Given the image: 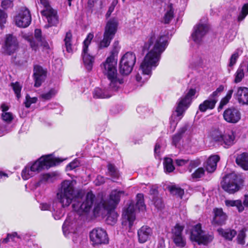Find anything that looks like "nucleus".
<instances>
[{
  "label": "nucleus",
  "instance_id": "nucleus-1",
  "mask_svg": "<svg viewBox=\"0 0 248 248\" xmlns=\"http://www.w3.org/2000/svg\"><path fill=\"white\" fill-rule=\"evenodd\" d=\"M149 43L150 46L154 44L153 48L146 54L140 66L143 76H148L144 78L146 80L151 75L152 69L158 65L160 56L168 46L167 37L164 35L156 37L153 34L149 40Z\"/></svg>",
  "mask_w": 248,
  "mask_h": 248
},
{
  "label": "nucleus",
  "instance_id": "nucleus-2",
  "mask_svg": "<svg viewBox=\"0 0 248 248\" xmlns=\"http://www.w3.org/2000/svg\"><path fill=\"white\" fill-rule=\"evenodd\" d=\"M64 160L54 157L52 154L42 156L33 163L28 164L22 170L21 175L24 180H28L44 169L57 165Z\"/></svg>",
  "mask_w": 248,
  "mask_h": 248
},
{
  "label": "nucleus",
  "instance_id": "nucleus-3",
  "mask_svg": "<svg viewBox=\"0 0 248 248\" xmlns=\"http://www.w3.org/2000/svg\"><path fill=\"white\" fill-rule=\"evenodd\" d=\"M113 47V49L111 51V55L103 63L102 69L103 73L108 76L110 80V87L116 90L122 82V80L118 77L116 69L117 62L114 59V56L117 54L119 50L118 42H114Z\"/></svg>",
  "mask_w": 248,
  "mask_h": 248
},
{
  "label": "nucleus",
  "instance_id": "nucleus-4",
  "mask_svg": "<svg viewBox=\"0 0 248 248\" xmlns=\"http://www.w3.org/2000/svg\"><path fill=\"white\" fill-rule=\"evenodd\" d=\"M75 196V191L73 182L70 180L64 181L61 184L57 194L58 200L62 207L68 206L72 202Z\"/></svg>",
  "mask_w": 248,
  "mask_h": 248
},
{
  "label": "nucleus",
  "instance_id": "nucleus-5",
  "mask_svg": "<svg viewBox=\"0 0 248 248\" xmlns=\"http://www.w3.org/2000/svg\"><path fill=\"white\" fill-rule=\"evenodd\" d=\"M118 23L115 18L110 19L107 22L105 27L103 34V38L98 45L99 49L108 47L114 38L117 30Z\"/></svg>",
  "mask_w": 248,
  "mask_h": 248
},
{
  "label": "nucleus",
  "instance_id": "nucleus-6",
  "mask_svg": "<svg viewBox=\"0 0 248 248\" xmlns=\"http://www.w3.org/2000/svg\"><path fill=\"white\" fill-rule=\"evenodd\" d=\"M41 3L44 6V9L41 11L42 15L45 17L48 24L45 25V28L57 26L59 23V18L57 12L53 9L47 0H40Z\"/></svg>",
  "mask_w": 248,
  "mask_h": 248
},
{
  "label": "nucleus",
  "instance_id": "nucleus-7",
  "mask_svg": "<svg viewBox=\"0 0 248 248\" xmlns=\"http://www.w3.org/2000/svg\"><path fill=\"white\" fill-rule=\"evenodd\" d=\"M136 62V56L132 52H127L121 59L119 72L123 75H128L132 71Z\"/></svg>",
  "mask_w": 248,
  "mask_h": 248
},
{
  "label": "nucleus",
  "instance_id": "nucleus-8",
  "mask_svg": "<svg viewBox=\"0 0 248 248\" xmlns=\"http://www.w3.org/2000/svg\"><path fill=\"white\" fill-rule=\"evenodd\" d=\"M95 199V195L92 191L87 193L85 199L81 201L78 199L77 202L75 201L72 204L74 211L81 214L82 212L88 213L93 207Z\"/></svg>",
  "mask_w": 248,
  "mask_h": 248
},
{
  "label": "nucleus",
  "instance_id": "nucleus-9",
  "mask_svg": "<svg viewBox=\"0 0 248 248\" xmlns=\"http://www.w3.org/2000/svg\"><path fill=\"white\" fill-rule=\"evenodd\" d=\"M212 136L217 144L226 149L229 148L235 143V135L232 131H228L223 134L217 132Z\"/></svg>",
  "mask_w": 248,
  "mask_h": 248
},
{
  "label": "nucleus",
  "instance_id": "nucleus-10",
  "mask_svg": "<svg viewBox=\"0 0 248 248\" xmlns=\"http://www.w3.org/2000/svg\"><path fill=\"white\" fill-rule=\"evenodd\" d=\"M190 239L199 244L206 245L212 241L213 236L205 233L202 230L201 225L198 224L195 225L191 231Z\"/></svg>",
  "mask_w": 248,
  "mask_h": 248
},
{
  "label": "nucleus",
  "instance_id": "nucleus-11",
  "mask_svg": "<svg viewBox=\"0 0 248 248\" xmlns=\"http://www.w3.org/2000/svg\"><path fill=\"white\" fill-rule=\"evenodd\" d=\"M196 93V89H190L184 96L180 99L175 112L176 116L179 117L178 120L181 119L183 113L190 105Z\"/></svg>",
  "mask_w": 248,
  "mask_h": 248
},
{
  "label": "nucleus",
  "instance_id": "nucleus-12",
  "mask_svg": "<svg viewBox=\"0 0 248 248\" xmlns=\"http://www.w3.org/2000/svg\"><path fill=\"white\" fill-rule=\"evenodd\" d=\"M223 85H220L215 91L210 95L208 98L204 100L199 106V109L201 112H204L208 109H213L218 101V97L224 91Z\"/></svg>",
  "mask_w": 248,
  "mask_h": 248
},
{
  "label": "nucleus",
  "instance_id": "nucleus-13",
  "mask_svg": "<svg viewBox=\"0 0 248 248\" xmlns=\"http://www.w3.org/2000/svg\"><path fill=\"white\" fill-rule=\"evenodd\" d=\"M222 188L230 194H233L239 189L238 176L235 173L226 175L221 182Z\"/></svg>",
  "mask_w": 248,
  "mask_h": 248
},
{
  "label": "nucleus",
  "instance_id": "nucleus-14",
  "mask_svg": "<svg viewBox=\"0 0 248 248\" xmlns=\"http://www.w3.org/2000/svg\"><path fill=\"white\" fill-rule=\"evenodd\" d=\"M90 238L94 247H98L108 243L106 231L101 228H95L90 232Z\"/></svg>",
  "mask_w": 248,
  "mask_h": 248
},
{
  "label": "nucleus",
  "instance_id": "nucleus-15",
  "mask_svg": "<svg viewBox=\"0 0 248 248\" xmlns=\"http://www.w3.org/2000/svg\"><path fill=\"white\" fill-rule=\"evenodd\" d=\"M93 38V33H90L88 34L86 38L83 42V46L82 52V57L85 67L88 71H90L92 69L94 58L88 53V46Z\"/></svg>",
  "mask_w": 248,
  "mask_h": 248
},
{
  "label": "nucleus",
  "instance_id": "nucleus-16",
  "mask_svg": "<svg viewBox=\"0 0 248 248\" xmlns=\"http://www.w3.org/2000/svg\"><path fill=\"white\" fill-rule=\"evenodd\" d=\"M15 24L20 28L28 27L31 21V16L30 10L25 7H21L14 18Z\"/></svg>",
  "mask_w": 248,
  "mask_h": 248
},
{
  "label": "nucleus",
  "instance_id": "nucleus-17",
  "mask_svg": "<svg viewBox=\"0 0 248 248\" xmlns=\"http://www.w3.org/2000/svg\"><path fill=\"white\" fill-rule=\"evenodd\" d=\"M209 30V27L206 24L199 23L193 28L191 34L192 40L197 44L200 43Z\"/></svg>",
  "mask_w": 248,
  "mask_h": 248
},
{
  "label": "nucleus",
  "instance_id": "nucleus-18",
  "mask_svg": "<svg viewBox=\"0 0 248 248\" xmlns=\"http://www.w3.org/2000/svg\"><path fill=\"white\" fill-rule=\"evenodd\" d=\"M124 195L125 192L123 190H113L109 195V200L108 201L104 202L102 204H106L108 209H115L119 203L121 198Z\"/></svg>",
  "mask_w": 248,
  "mask_h": 248
},
{
  "label": "nucleus",
  "instance_id": "nucleus-19",
  "mask_svg": "<svg viewBox=\"0 0 248 248\" xmlns=\"http://www.w3.org/2000/svg\"><path fill=\"white\" fill-rule=\"evenodd\" d=\"M107 77H108L107 76ZM109 80V85L108 89L104 88L103 89L100 88H96L94 89L93 92V96L94 98H109L112 95L111 92L117 91L118 89L120 87V85L123 83V80L122 78H120L122 80V82L119 85V87L117 88L116 90L111 88L110 86V80L108 78Z\"/></svg>",
  "mask_w": 248,
  "mask_h": 248
},
{
  "label": "nucleus",
  "instance_id": "nucleus-20",
  "mask_svg": "<svg viewBox=\"0 0 248 248\" xmlns=\"http://www.w3.org/2000/svg\"><path fill=\"white\" fill-rule=\"evenodd\" d=\"M224 120L230 123H236L241 119V113L234 108H230L226 109L223 113Z\"/></svg>",
  "mask_w": 248,
  "mask_h": 248
},
{
  "label": "nucleus",
  "instance_id": "nucleus-21",
  "mask_svg": "<svg viewBox=\"0 0 248 248\" xmlns=\"http://www.w3.org/2000/svg\"><path fill=\"white\" fill-rule=\"evenodd\" d=\"M46 74L47 71L43 69L42 66L38 65L34 66L33 77L35 87H39L41 85L46 78Z\"/></svg>",
  "mask_w": 248,
  "mask_h": 248
},
{
  "label": "nucleus",
  "instance_id": "nucleus-22",
  "mask_svg": "<svg viewBox=\"0 0 248 248\" xmlns=\"http://www.w3.org/2000/svg\"><path fill=\"white\" fill-rule=\"evenodd\" d=\"M18 44L16 38L12 34H7L5 41V52L11 55L17 50Z\"/></svg>",
  "mask_w": 248,
  "mask_h": 248
},
{
  "label": "nucleus",
  "instance_id": "nucleus-23",
  "mask_svg": "<svg viewBox=\"0 0 248 248\" xmlns=\"http://www.w3.org/2000/svg\"><path fill=\"white\" fill-rule=\"evenodd\" d=\"M234 98L242 105H248V88L239 87L234 94Z\"/></svg>",
  "mask_w": 248,
  "mask_h": 248
},
{
  "label": "nucleus",
  "instance_id": "nucleus-24",
  "mask_svg": "<svg viewBox=\"0 0 248 248\" xmlns=\"http://www.w3.org/2000/svg\"><path fill=\"white\" fill-rule=\"evenodd\" d=\"M213 213L214 215L212 221L213 225L221 226L225 223L227 216L221 208H215Z\"/></svg>",
  "mask_w": 248,
  "mask_h": 248
},
{
  "label": "nucleus",
  "instance_id": "nucleus-25",
  "mask_svg": "<svg viewBox=\"0 0 248 248\" xmlns=\"http://www.w3.org/2000/svg\"><path fill=\"white\" fill-rule=\"evenodd\" d=\"M153 233L151 228L147 226L141 227L138 231L139 241L140 243H144L150 239Z\"/></svg>",
  "mask_w": 248,
  "mask_h": 248
},
{
  "label": "nucleus",
  "instance_id": "nucleus-26",
  "mask_svg": "<svg viewBox=\"0 0 248 248\" xmlns=\"http://www.w3.org/2000/svg\"><path fill=\"white\" fill-rule=\"evenodd\" d=\"M122 216L124 219L128 221L129 226L131 228L135 219V209L134 205L133 204H130L128 207L124 211Z\"/></svg>",
  "mask_w": 248,
  "mask_h": 248
},
{
  "label": "nucleus",
  "instance_id": "nucleus-27",
  "mask_svg": "<svg viewBox=\"0 0 248 248\" xmlns=\"http://www.w3.org/2000/svg\"><path fill=\"white\" fill-rule=\"evenodd\" d=\"M62 228L63 233L65 236L70 233H74L76 232V222L69 217L64 221Z\"/></svg>",
  "mask_w": 248,
  "mask_h": 248
},
{
  "label": "nucleus",
  "instance_id": "nucleus-28",
  "mask_svg": "<svg viewBox=\"0 0 248 248\" xmlns=\"http://www.w3.org/2000/svg\"><path fill=\"white\" fill-rule=\"evenodd\" d=\"M220 157L218 155H211L207 160L205 169L207 172H213L217 168V163L219 161Z\"/></svg>",
  "mask_w": 248,
  "mask_h": 248
},
{
  "label": "nucleus",
  "instance_id": "nucleus-29",
  "mask_svg": "<svg viewBox=\"0 0 248 248\" xmlns=\"http://www.w3.org/2000/svg\"><path fill=\"white\" fill-rule=\"evenodd\" d=\"M102 206L108 211L107 217L106 219L107 223L109 225L114 224L116 222L118 218V214L115 211L114 209L108 208V206L105 204H102Z\"/></svg>",
  "mask_w": 248,
  "mask_h": 248
},
{
  "label": "nucleus",
  "instance_id": "nucleus-30",
  "mask_svg": "<svg viewBox=\"0 0 248 248\" xmlns=\"http://www.w3.org/2000/svg\"><path fill=\"white\" fill-rule=\"evenodd\" d=\"M236 163L245 170H248V153L244 152L237 155Z\"/></svg>",
  "mask_w": 248,
  "mask_h": 248
},
{
  "label": "nucleus",
  "instance_id": "nucleus-31",
  "mask_svg": "<svg viewBox=\"0 0 248 248\" xmlns=\"http://www.w3.org/2000/svg\"><path fill=\"white\" fill-rule=\"evenodd\" d=\"M217 232L220 235L228 240H232L236 234V231L232 229L224 230L219 228L217 229Z\"/></svg>",
  "mask_w": 248,
  "mask_h": 248
},
{
  "label": "nucleus",
  "instance_id": "nucleus-32",
  "mask_svg": "<svg viewBox=\"0 0 248 248\" xmlns=\"http://www.w3.org/2000/svg\"><path fill=\"white\" fill-rule=\"evenodd\" d=\"M246 65L244 64H241L237 69L234 75V82L238 83L240 82L244 78V70Z\"/></svg>",
  "mask_w": 248,
  "mask_h": 248
},
{
  "label": "nucleus",
  "instance_id": "nucleus-33",
  "mask_svg": "<svg viewBox=\"0 0 248 248\" xmlns=\"http://www.w3.org/2000/svg\"><path fill=\"white\" fill-rule=\"evenodd\" d=\"M225 204L228 207H236L239 212H242L244 210V207L243 205L241 200H226Z\"/></svg>",
  "mask_w": 248,
  "mask_h": 248
},
{
  "label": "nucleus",
  "instance_id": "nucleus-34",
  "mask_svg": "<svg viewBox=\"0 0 248 248\" xmlns=\"http://www.w3.org/2000/svg\"><path fill=\"white\" fill-rule=\"evenodd\" d=\"M184 227L178 224L174 226L171 231V238L184 237L183 234Z\"/></svg>",
  "mask_w": 248,
  "mask_h": 248
},
{
  "label": "nucleus",
  "instance_id": "nucleus-35",
  "mask_svg": "<svg viewBox=\"0 0 248 248\" xmlns=\"http://www.w3.org/2000/svg\"><path fill=\"white\" fill-rule=\"evenodd\" d=\"M174 17V11L172 7V4H170L168 7V9L165 13L163 18L162 22L165 24H169Z\"/></svg>",
  "mask_w": 248,
  "mask_h": 248
},
{
  "label": "nucleus",
  "instance_id": "nucleus-36",
  "mask_svg": "<svg viewBox=\"0 0 248 248\" xmlns=\"http://www.w3.org/2000/svg\"><path fill=\"white\" fill-rule=\"evenodd\" d=\"M186 130V127L183 126L180 128L178 132L173 136L172 138V143L173 145L175 146H177Z\"/></svg>",
  "mask_w": 248,
  "mask_h": 248
},
{
  "label": "nucleus",
  "instance_id": "nucleus-37",
  "mask_svg": "<svg viewBox=\"0 0 248 248\" xmlns=\"http://www.w3.org/2000/svg\"><path fill=\"white\" fill-rule=\"evenodd\" d=\"M34 37L40 43L41 46L45 48L48 47V44L47 42L42 37V32L40 29H35L34 31Z\"/></svg>",
  "mask_w": 248,
  "mask_h": 248
},
{
  "label": "nucleus",
  "instance_id": "nucleus-38",
  "mask_svg": "<svg viewBox=\"0 0 248 248\" xmlns=\"http://www.w3.org/2000/svg\"><path fill=\"white\" fill-rule=\"evenodd\" d=\"M72 37V33L69 31L66 32L64 39V47L66 51L68 53H71L73 51L71 44Z\"/></svg>",
  "mask_w": 248,
  "mask_h": 248
},
{
  "label": "nucleus",
  "instance_id": "nucleus-39",
  "mask_svg": "<svg viewBox=\"0 0 248 248\" xmlns=\"http://www.w3.org/2000/svg\"><path fill=\"white\" fill-rule=\"evenodd\" d=\"M164 170L166 172H171L174 170L172 159L170 158L165 157L163 162Z\"/></svg>",
  "mask_w": 248,
  "mask_h": 248
},
{
  "label": "nucleus",
  "instance_id": "nucleus-40",
  "mask_svg": "<svg viewBox=\"0 0 248 248\" xmlns=\"http://www.w3.org/2000/svg\"><path fill=\"white\" fill-rule=\"evenodd\" d=\"M137 202L136 207L138 208L139 211H143L145 209V205L144 202V197L143 194L139 193L137 194Z\"/></svg>",
  "mask_w": 248,
  "mask_h": 248
},
{
  "label": "nucleus",
  "instance_id": "nucleus-41",
  "mask_svg": "<svg viewBox=\"0 0 248 248\" xmlns=\"http://www.w3.org/2000/svg\"><path fill=\"white\" fill-rule=\"evenodd\" d=\"M175 162L176 165L179 167L184 166L187 164H189L192 168L195 167L197 166V165H195V161H190L188 158L177 159L175 160Z\"/></svg>",
  "mask_w": 248,
  "mask_h": 248
},
{
  "label": "nucleus",
  "instance_id": "nucleus-42",
  "mask_svg": "<svg viewBox=\"0 0 248 248\" xmlns=\"http://www.w3.org/2000/svg\"><path fill=\"white\" fill-rule=\"evenodd\" d=\"M169 190L171 194L176 196L181 199L184 194V191L180 187H177L175 186H172L169 187Z\"/></svg>",
  "mask_w": 248,
  "mask_h": 248
},
{
  "label": "nucleus",
  "instance_id": "nucleus-43",
  "mask_svg": "<svg viewBox=\"0 0 248 248\" xmlns=\"http://www.w3.org/2000/svg\"><path fill=\"white\" fill-rule=\"evenodd\" d=\"M233 92V90H230L228 91L226 96L221 100L218 109H222L223 107L229 102L232 97Z\"/></svg>",
  "mask_w": 248,
  "mask_h": 248
},
{
  "label": "nucleus",
  "instance_id": "nucleus-44",
  "mask_svg": "<svg viewBox=\"0 0 248 248\" xmlns=\"http://www.w3.org/2000/svg\"><path fill=\"white\" fill-rule=\"evenodd\" d=\"M242 50L240 49H237L235 52L232 55L230 59L229 66L232 67L236 63L239 56L242 54Z\"/></svg>",
  "mask_w": 248,
  "mask_h": 248
},
{
  "label": "nucleus",
  "instance_id": "nucleus-45",
  "mask_svg": "<svg viewBox=\"0 0 248 248\" xmlns=\"http://www.w3.org/2000/svg\"><path fill=\"white\" fill-rule=\"evenodd\" d=\"M175 246L178 248H184L186 244V238L184 237L171 238Z\"/></svg>",
  "mask_w": 248,
  "mask_h": 248
},
{
  "label": "nucleus",
  "instance_id": "nucleus-46",
  "mask_svg": "<svg viewBox=\"0 0 248 248\" xmlns=\"http://www.w3.org/2000/svg\"><path fill=\"white\" fill-rule=\"evenodd\" d=\"M108 169L109 175L112 178H117L119 176V174L115 166L111 164H108Z\"/></svg>",
  "mask_w": 248,
  "mask_h": 248
},
{
  "label": "nucleus",
  "instance_id": "nucleus-47",
  "mask_svg": "<svg viewBox=\"0 0 248 248\" xmlns=\"http://www.w3.org/2000/svg\"><path fill=\"white\" fill-rule=\"evenodd\" d=\"M248 15V3L245 4L241 9V11L238 16L237 20L238 21H242L246 16Z\"/></svg>",
  "mask_w": 248,
  "mask_h": 248
},
{
  "label": "nucleus",
  "instance_id": "nucleus-48",
  "mask_svg": "<svg viewBox=\"0 0 248 248\" xmlns=\"http://www.w3.org/2000/svg\"><path fill=\"white\" fill-rule=\"evenodd\" d=\"M57 93V91L56 90L54 89H51L48 92L42 94L40 95V97L44 100H49L54 96Z\"/></svg>",
  "mask_w": 248,
  "mask_h": 248
},
{
  "label": "nucleus",
  "instance_id": "nucleus-49",
  "mask_svg": "<svg viewBox=\"0 0 248 248\" xmlns=\"http://www.w3.org/2000/svg\"><path fill=\"white\" fill-rule=\"evenodd\" d=\"M11 86L16 94L17 98H19L20 97V91L21 90V86L19 82H16L15 83H12Z\"/></svg>",
  "mask_w": 248,
  "mask_h": 248
},
{
  "label": "nucleus",
  "instance_id": "nucleus-50",
  "mask_svg": "<svg viewBox=\"0 0 248 248\" xmlns=\"http://www.w3.org/2000/svg\"><path fill=\"white\" fill-rule=\"evenodd\" d=\"M246 237L245 231L244 229L241 230L237 235V240L239 244L243 245L245 243V239Z\"/></svg>",
  "mask_w": 248,
  "mask_h": 248
},
{
  "label": "nucleus",
  "instance_id": "nucleus-51",
  "mask_svg": "<svg viewBox=\"0 0 248 248\" xmlns=\"http://www.w3.org/2000/svg\"><path fill=\"white\" fill-rule=\"evenodd\" d=\"M37 98L36 97H31L29 95L27 94L26 96V100L24 102L25 107L29 108L31 105L32 103H35L37 102Z\"/></svg>",
  "mask_w": 248,
  "mask_h": 248
},
{
  "label": "nucleus",
  "instance_id": "nucleus-52",
  "mask_svg": "<svg viewBox=\"0 0 248 248\" xmlns=\"http://www.w3.org/2000/svg\"><path fill=\"white\" fill-rule=\"evenodd\" d=\"M65 211L63 208L59 209V210L54 212L53 213V216L55 219H60L64 215Z\"/></svg>",
  "mask_w": 248,
  "mask_h": 248
},
{
  "label": "nucleus",
  "instance_id": "nucleus-53",
  "mask_svg": "<svg viewBox=\"0 0 248 248\" xmlns=\"http://www.w3.org/2000/svg\"><path fill=\"white\" fill-rule=\"evenodd\" d=\"M204 173V170L202 168H199L197 169L194 173H192V176L194 178H200L202 177Z\"/></svg>",
  "mask_w": 248,
  "mask_h": 248
},
{
  "label": "nucleus",
  "instance_id": "nucleus-54",
  "mask_svg": "<svg viewBox=\"0 0 248 248\" xmlns=\"http://www.w3.org/2000/svg\"><path fill=\"white\" fill-rule=\"evenodd\" d=\"M1 118L4 121L7 123H10L13 119L12 113L7 112H3Z\"/></svg>",
  "mask_w": 248,
  "mask_h": 248
},
{
  "label": "nucleus",
  "instance_id": "nucleus-55",
  "mask_svg": "<svg viewBox=\"0 0 248 248\" xmlns=\"http://www.w3.org/2000/svg\"><path fill=\"white\" fill-rule=\"evenodd\" d=\"M1 7L4 9H7L9 8L12 7L13 6V1L11 0H3L1 2Z\"/></svg>",
  "mask_w": 248,
  "mask_h": 248
},
{
  "label": "nucleus",
  "instance_id": "nucleus-56",
  "mask_svg": "<svg viewBox=\"0 0 248 248\" xmlns=\"http://www.w3.org/2000/svg\"><path fill=\"white\" fill-rule=\"evenodd\" d=\"M7 15L4 11L0 9V27H2L3 24L6 22Z\"/></svg>",
  "mask_w": 248,
  "mask_h": 248
},
{
  "label": "nucleus",
  "instance_id": "nucleus-57",
  "mask_svg": "<svg viewBox=\"0 0 248 248\" xmlns=\"http://www.w3.org/2000/svg\"><path fill=\"white\" fill-rule=\"evenodd\" d=\"M153 202L155 206L157 209H161L163 207V203L161 199L157 197H155L153 199Z\"/></svg>",
  "mask_w": 248,
  "mask_h": 248
},
{
  "label": "nucleus",
  "instance_id": "nucleus-58",
  "mask_svg": "<svg viewBox=\"0 0 248 248\" xmlns=\"http://www.w3.org/2000/svg\"><path fill=\"white\" fill-rule=\"evenodd\" d=\"M79 162L78 160L75 159L67 165L66 168L68 170H72L78 167L79 165Z\"/></svg>",
  "mask_w": 248,
  "mask_h": 248
},
{
  "label": "nucleus",
  "instance_id": "nucleus-59",
  "mask_svg": "<svg viewBox=\"0 0 248 248\" xmlns=\"http://www.w3.org/2000/svg\"><path fill=\"white\" fill-rule=\"evenodd\" d=\"M161 146L159 143V141L158 140L157 142L156 143L155 149H154V152L155 155V156H159V153H160V149Z\"/></svg>",
  "mask_w": 248,
  "mask_h": 248
},
{
  "label": "nucleus",
  "instance_id": "nucleus-60",
  "mask_svg": "<svg viewBox=\"0 0 248 248\" xmlns=\"http://www.w3.org/2000/svg\"><path fill=\"white\" fill-rule=\"evenodd\" d=\"M52 179V177L50 174L48 173L44 174L41 179V181L42 182H51Z\"/></svg>",
  "mask_w": 248,
  "mask_h": 248
},
{
  "label": "nucleus",
  "instance_id": "nucleus-61",
  "mask_svg": "<svg viewBox=\"0 0 248 248\" xmlns=\"http://www.w3.org/2000/svg\"><path fill=\"white\" fill-rule=\"evenodd\" d=\"M40 208L43 211L49 210L50 209V205L46 203H43L40 204Z\"/></svg>",
  "mask_w": 248,
  "mask_h": 248
},
{
  "label": "nucleus",
  "instance_id": "nucleus-62",
  "mask_svg": "<svg viewBox=\"0 0 248 248\" xmlns=\"http://www.w3.org/2000/svg\"><path fill=\"white\" fill-rule=\"evenodd\" d=\"M30 45L31 48L34 50L36 49L38 46H40V43L38 42L36 44L34 41H31Z\"/></svg>",
  "mask_w": 248,
  "mask_h": 248
},
{
  "label": "nucleus",
  "instance_id": "nucleus-63",
  "mask_svg": "<svg viewBox=\"0 0 248 248\" xmlns=\"http://www.w3.org/2000/svg\"><path fill=\"white\" fill-rule=\"evenodd\" d=\"M243 206H244L248 208V194L244 196V200L243 201Z\"/></svg>",
  "mask_w": 248,
  "mask_h": 248
},
{
  "label": "nucleus",
  "instance_id": "nucleus-64",
  "mask_svg": "<svg viewBox=\"0 0 248 248\" xmlns=\"http://www.w3.org/2000/svg\"><path fill=\"white\" fill-rule=\"evenodd\" d=\"M10 237H11V235L10 233H8L7 237L5 238H3L0 240V242L2 243H7L9 241L10 239Z\"/></svg>",
  "mask_w": 248,
  "mask_h": 248
}]
</instances>
